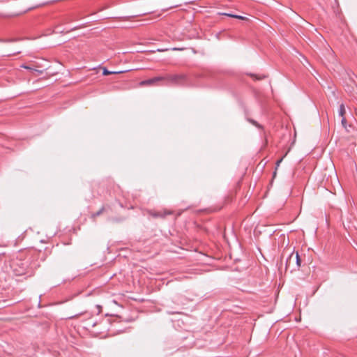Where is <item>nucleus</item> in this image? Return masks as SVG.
Returning a JSON list of instances; mask_svg holds the SVG:
<instances>
[{"instance_id":"1","label":"nucleus","mask_w":357,"mask_h":357,"mask_svg":"<svg viewBox=\"0 0 357 357\" xmlns=\"http://www.w3.org/2000/svg\"><path fill=\"white\" fill-rule=\"evenodd\" d=\"M40 6V5H28L26 1H10L7 8L8 13L14 16L22 15Z\"/></svg>"},{"instance_id":"2","label":"nucleus","mask_w":357,"mask_h":357,"mask_svg":"<svg viewBox=\"0 0 357 357\" xmlns=\"http://www.w3.org/2000/svg\"><path fill=\"white\" fill-rule=\"evenodd\" d=\"M301 260L298 252H292L286 264V270L291 268V272L296 271L301 267Z\"/></svg>"},{"instance_id":"3","label":"nucleus","mask_w":357,"mask_h":357,"mask_svg":"<svg viewBox=\"0 0 357 357\" xmlns=\"http://www.w3.org/2000/svg\"><path fill=\"white\" fill-rule=\"evenodd\" d=\"M165 80L164 77H155L152 79L142 81L139 83V86H151L155 84L158 82Z\"/></svg>"},{"instance_id":"4","label":"nucleus","mask_w":357,"mask_h":357,"mask_svg":"<svg viewBox=\"0 0 357 357\" xmlns=\"http://www.w3.org/2000/svg\"><path fill=\"white\" fill-rule=\"evenodd\" d=\"M125 71L123 70H121V71H109L106 68H102V74L103 75H114V74H120V73H124Z\"/></svg>"},{"instance_id":"5","label":"nucleus","mask_w":357,"mask_h":357,"mask_svg":"<svg viewBox=\"0 0 357 357\" xmlns=\"http://www.w3.org/2000/svg\"><path fill=\"white\" fill-rule=\"evenodd\" d=\"M181 78V76L178 75H172L165 77V79H167L170 82H176L178 79Z\"/></svg>"},{"instance_id":"6","label":"nucleus","mask_w":357,"mask_h":357,"mask_svg":"<svg viewBox=\"0 0 357 357\" xmlns=\"http://www.w3.org/2000/svg\"><path fill=\"white\" fill-rule=\"evenodd\" d=\"M346 110L344 105L343 104H341L340 106V110H339V114L340 116L343 117L345 114Z\"/></svg>"},{"instance_id":"7","label":"nucleus","mask_w":357,"mask_h":357,"mask_svg":"<svg viewBox=\"0 0 357 357\" xmlns=\"http://www.w3.org/2000/svg\"><path fill=\"white\" fill-rule=\"evenodd\" d=\"M225 15L229 16V17L236 18V19H239V20H247V18L245 17H243V16H241V15H232V14H225Z\"/></svg>"},{"instance_id":"8","label":"nucleus","mask_w":357,"mask_h":357,"mask_svg":"<svg viewBox=\"0 0 357 357\" xmlns=\"http://www.w3.org/2000/svg\"><path fill=\"white\" fill-rule=\"evenodd\" d=\"M342 126L344 127H346V125H345L346 124V119H345V118L344 116L342 117Z\"/></svg>"},{"instance_id":"9","label":"nucleus","mask_w":357,"mask_h":357,"mask_svg":"<svg viewBox=\"0 0 357 357\" xmlns=\"http://www.w3.org/2000/svg\"><path fill=\"white\" fill-rule=\"evenodd\" d=\"M21 67L23 68H25V69L32 70V68L31 67L27 66L26 65H22Z\"/></svg>"},{"instance_id":"10","label":"nucleus","mask_w":357,"mask_h":357,"mask_svg":"<svg viewBox=\"0 0 357 357\" xmlns=\"http://www.w3.org/2000/svg\"><path fill=\"white\" fill-rule=\"evenodd\" d=\"M177 6H178V5H176H176H172V6H170L169 7L165 8V10H167L168 8H176Z\"/></svg>"},{"instance_id":"11","label":"nucleus","mask_w":357,"mask_h":357,"mask_svg":"<svg viewBox=\"0 0 357 357\" xmlns=\"http://www.w3.org/2000/svg\"><path fill=\"white\" fill-rule=\"evenodd\" d=\"M282 159L279 160L276 163V169L279 167L280 162H282Z\"/></svg>"},{"instance_id":"12","label":"nucleus","mask_w":357,"mask_h":357,"mask_svg":"<svg viewBox=\"0 0 357 357\" xmlns=\"http://www.w3.org/2000/svg\"><path fill=\"white\" fill-rule=\"evenodd\" d=\"M36 71H37L38 73L40 74H42L43 73V70H36Z\"/></svg>"},{"instance_id":"13","label":"nucleus","mask_w":357,"mask_h":357,"mask_svg":"<svg viewBox=\"0 0 357 357\" xmlns=\"http://www.w3.org/2000/svg\"><path fill=\"white\" fill-rule=\"evenodd\" d=\"M148 12H149V11H144V12H142V13H143V14H144V13H148Z\"/></svg>"}]
</instances>
